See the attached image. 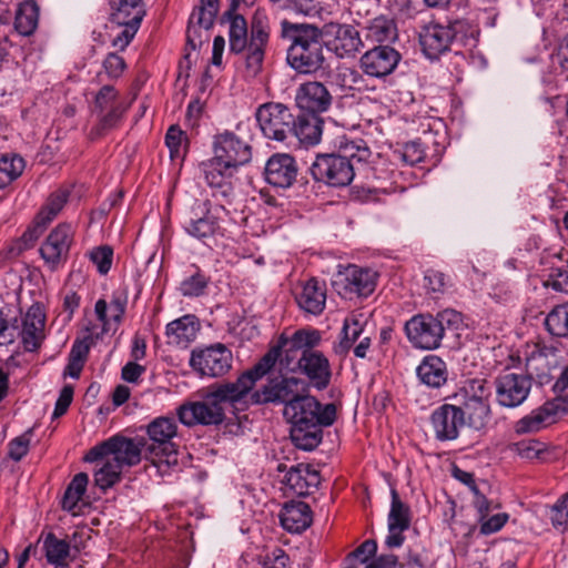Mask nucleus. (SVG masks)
I'll return each instance as SVG.
<instances>
[{"label":"nucleus","instance_id":"nucleus-32","mask_svg":"<svg viewBox=\"0 0 568 568\" xmlns=\"http://www.w3.org/2000/svg\"><path fill=\"white\" fill-rule=\"evenodd\" d=\"M219 12V0H200V6L196 7L189 20V27L186 31L187 44L195 49L201 43L200 30H209L215 20Z\"/></svg>","mask_w":568,"mask_h":568},{"label":"nucleus","instance_id":"nucleus-56","mask_svg":"<svg viewBox=\"0 0 568 568\" xmlns=\"http://www.w3.org/2000/svg\"><path fill=\"white\" fill-rule=\"evenodd\" d=\"M449 284V277L438 270H427L424 275V287L428 293H444Z\"/></svg>","mask_w":568,"mask_h":568},{"label":"nucleus","instance_id":"nucleus-22","mask_svg":"<svg viewBox=\"0 0 568 568\" xmlns=\"http://www.w3.org/2000/svg\"><path fill=\"white\" fill-rule=\"evenodd\" d=\"M296 373L304 375L317 390L326 389L333 375L329 359L315 348H308L301 354Z\"/></svg>","mask_w":568,"mask_h":568},{"label":"nucleus","instance_id":"nucleus-40","mask_svg":"<svg viewBox=\"0 0 568 568\" xmlns=\"http://www.w3.org/2000/svg\"><path fill=\"white\" fill-rule=\"evenodd\" d=\"M509 449L519 457L541 463L554 458V449L548 444L538 439H523L509 445Z\"/></svg>","mask_w":568,"mask_h":568},{"label":"nucleus","instance_id":"nucleus-47","mask_svg":"<svg viewBox=\"0 0 568 568\" xmlns=\"http://www.w3.org/2000/svg\"><path fill=\"white\" fill-rule=\"evenodd\" d=\"M390 495L392 504L388 514V528L408 529L410 525L409 507L400 500L396 489H392Z\"/></svg>","mask_w":568,"mask_h":568},{"label":"nucleus","instance_id":"nucleus-63","mask_svg":"<svg viewBox=\"0 0 568 568\" xmlns=\"http://www.w3.org/2000/svg\"><path fill=\"white\" fill-rule=\"evenodd\" d=\"M546 287H551L556 292L568 291V272L562 268L554 270L544 282Z\"/></svg>","mask_w":568,"mask_h":568},{"label":"nucleus","instance_id":"nucleus-38","mask_svg":"<svg viewBox=\"0 0 568 568\" xmlns=\"http://www.w3.org/2000/svg\"><path fill=\"white\" fill-rule=\"evenodd\" d=\"M323 120L317 114L306 113L294 116L292 136L297 138L301 144L312 146L321 141Z\"/></svg>","mask_w":568,"mask_h":568},{"label":"nucleus","instance_id":"nucleus-23","mask_svg":"<svg viewBox=\"0 0 568 568\" xmlns=\"http://www.w3.org/2000/svg\"><path fill=\"white\" fill-rule=\"evenodd\" d=\"M201 170L207 185L213 190L214 196H222L229 200L233 195L234 186L233 179L235 178L239 169L214 156L201 163Z\"/></svg>","mask_w":568,"mask_h":568},{"label":"nucleus","instance_id":"nucleus-29","mask_svg":"<svg viewBox=\"0 0 568 568\" xmlns=\"http://www.w3.org/2000/svg\"><path fill=\"white\" fill-rule=\"evenodd\" d=\"M326 283L316 277L301 282L294 292L298 307L312 315H320L326 305Z\"/></svg>","mask_w":568,"mask_h":568},{"label":"nucleus","instance_id":"nucleus-42","mask_svg":"<svg viewBox=\"0 0 568 568\" xmlns=\"http://www.w3.org/2000/svg\"><path fill=\"white\" fill-rule=\"evenodd\" d=\"M39 22V7L34 0H27L19 4L16 17L14 28L24 37L31 36Z\"/></svg>","mask_w":568,"mask_h":568},{"label":"nucleus","instance_id":"nucleus-11","mask_svg":"<svg viewBox=\"0 0 568 568\" xmlns=\"http://www.w3.org/2000/svg\"><path fill=\"white\" fill-rule=\"evenodd\" d=\"M378 273L369 267L349 264L338 271L333 286L339 296L346 300L367 297L376 288Z\"/></svg>","mask_w":568,"mask_h":568},{"label":"nucleus","instance_id":"nucleus-12","mask_svg":"<svg viewBox=\"0 0 568 568\" xmlns=\"http://www.w3.org/2000/svg\"><path fill=\"white\" fill-rule=\"evenodd\" d=\"M255 118L262 134L277 142H285L292 136L294 114L283 103L267 102L255 111Z\"/></svg>","mask_w":568,"mask_h":568},{"label":"nucleus","instance_id":"nucleus-55","mask_svg":"<svg viewBox=\"0 0 568 568\" xmlns=\"http://www.w3.org/2000/svg\"><path fill=\"white\" fill-rule=\"evenodd\" d=\"M123 101L119 99V92L113 85H103L94 97V110L105 111L106 109L120 104Z\"/></svg>","mask_w":568,"mask_h":568},{"label":"nucleus","instance_id":"nucleus-4","mask_svg":"<svg viewBox=\"0 0 568 568\" xmlns=\"http://www.w3.org/2000/svg\"><path fill=\"white\" fill-rule=\"evenodd\" d=\"M281 37L290 42L287 64L298 74H316L324 69L323 32L314 24L292 23L283 20Z\"/></svg>","mask_w":568,"mask_h":568},{"label":"nucleus","instance_id":"nucleus-21","mask_svg":"<svg viewBox=\"0 0 568 568\" xmlns=\"http://www.w3.org/2000/svg\"><path fill=\"white\" fill-rule=\"evenodd\" d=\"M400 59V53L393 47L376 45L361 57L359 68L366 75L383 79L395 71Z\"/></svg>","mask_w":568,"mask_h":568},{"label":"nucleus","instance_id":"nucleus-39","mask_svg":"<svg viewBox=\"0 0 568 568\" xmlns=\"http://www.w3.org/2000/svg\"><path fill=\"white\" fill-rule=\"evenodd\" d=\"M363 332L362 314L351 313L347 315L343 322L339 341L333 346L335 354L346 356L355 342L361 338Z\"/></svg>","mask_w":568,"mask_h":568},{"label":"nucleus","instance_id":"nucleus-5","mask_svg":"<svg viewBox=\"0 0 568 568\" xmlns=\"http://www.w3.org/2000/svg\"><path fill=\"white\" fill-rule=\"evenodd\" d=\"M322 334L315 328H301L291 336L281 334L276 344L256 363L243 374L252 379V386L262 379L280 361L281 365L290 372L296 373L297 362L302 353L308 348H315L321 344Z\"/></svg>","mask_w":568,"mask_h":568},{"label":"nucleus","instance_id":"nucleus-28","mask_svg":"<svg viewBox=\"0 0 568 568\" xmlns=\"http://www.w3.org/2000/svg\"><path fill=\"white\" fill-rule=\"evenodd\" d=\"M45 315L39 304H33L19 322L17 336L21 337L22 344L28 352H34L44 339Z\"/></svg>","mask_w":568,"mask_h":568},{"label":"nucleus","instance_id":"nucleus-18","mask_svg":"<svg viewBox=\"0 0 568 568\" xmlns=\"http://www.w3.org/2000/svg\"><path fill=\"white\" fill-rule=\"evenodd\" d=\"M310 171L314 180L335 187L348 185L355 176L354 164L335 154L317 155Z\"/></svg>","mask_w":568,"mask_h":568},{"label":"nucleus","instance_id":"nucleus-24","mask_svg":"<svg viewBox=\"0 0 568 568\" xmlns=\"http://www.w3.org/2000/svg\"><path fill=\"white\" fill-rule=\"evenodd\" d=\"M325 33L329 37L327 47L338 58L354 57L364 45L359 31L353 24L331 22L325 26Z\"/></svg>","mask_w":568,"mask_h":568},{"label":"nucleus","instance_id":"nucleus-44","mask_svg":"<svg viewBox=\"0 0 568 568\" xmlns=\"http://www.w3.org/2000/svg\"><path fill=\"white\" fill-rule=\"evenodd\" d=\"M69 193L63 190L53 192L47 200L45 204L38 213L36 222L38 225L45 226L49 224L63 209L68 201Z\"/></svg>","mask_w":568,"mask_h":568},{"label":"nucleus","instance_id":"nucleus-36","mask_svg":"<svg viewBox=\"0 0 568 568\" xmlns=\"http://www.w3.org/2000/svg\"><path fill=\"white\" fill-rule=\"evenodd\" d=\"M366 41L373 43H392L398 38L397 23L394 18L381 14L368 20L363 28Z\"/></svg>","mask_w":568,"mask_h":568},{"label":"nucleus","instance_id":"nucleus-51","mask_svg":"<svg viewBox=\"0 0 568 568\" xmlns=\"http://www.w3.org/2000/svg\"><path fill=\"white\" fill-rule=\"evenodd\" d=\"M128 110V105L124 102L113 105L105 111H99V123L98 131L99 133H103L105 131L112 130L116 128L123 119L124 113Z\"/></svg>","mask_w":568,"mask_h":568},{"label":"nucleus","instance_id":"nucleus-6","mask_svg":"<svg viewBox=\"0 0 568 568\" xmlns=\"http://www.w3.org/2000/svg\"><path fill=\"white\" fill-rule=\"evenodd\" d=\"M463 324L462 314L444 310L436 315L418 314L405 324L408 341L417 348L436 349L447 332L457 331Z\"/></svg>","mask_w":568,"mask_h":568},{"label":"nucleus","instance_id":"nucleus-57","mask_svg":"<svg viewBox=\"0 0 568 568\" xmlns=\"http://www.w3.org/2000/svg\"><path fill=\"white\" fill-rule=\"evenodd\" d=\"M550 521L557 530L565 531L568 528V494L551 507Z\"/></svg>","mask_w":568,"mask_h":568},{"label":"nucleus","instance_id":"nucleus-41","mask_svg":"<svg viewBox=\"0 0 568 568\" xmlns=\"http://www.w3.org/2000/svg\"><path fill=\"white\" fill-rule=\"evenodd\" d=\"M371 150L367 143L362 139L351 140L346 136H341L337 141V156L347 160L354 165L363 164L371 158Z\"/></svg>","mask_w":568,"mask_h":568},{"label":"nucleus","instance_id":"nucleus-48","mask_svg":"<svg viewBox=\"0 0 568 568\" xmlns=\"http://www.w3.org/2000/svg\"><path fill=\"white\" fill-rule=\"evenodd\" d=\"M24 169V161L21 156L2 155L0 158V189H4L18 179Z\"/></svg>","mask_w":568,"mask_h":568},{"label":"nucleus","instance_id":"nucleus-61","mask_svg":"<svg viewBox=\"0 0 568 568\" xmlns=\"http://www.w3.org/2000/svg\"><path fill=\"white\" fill-rule=\"evenodd\" d=\"M508 514L499 513L489 517V515L485 519H478L479 521V532L481 535H491L499 531L508 521Z\"/></svg>","mask_w":568,"mask_h":568},{"label":"nucleus","instance_id":"nucleus-10","mask_svg":"<svg viewBox=\"0 0 568 568\" xmlns=\"http://www.w3.org/2000/svg\"><path fill=\"white\" fill-rule=\"evenodd\" d=\"M110 22L122 30L112 39V45L121 51L131 43L146 16L143 0H110Z\"/></svg>","mask_w":568,"mask_h":568},{"label":"nucleus","instance_id":"nucleus-45","mask_svg":"<svg viewBox=\"0 0 568 568\" xmlns=\"http://www.w3.org/2000/svg\"><path fill=\"white\" fill-rule=\"evenodd\" d=\"M547 331L556 337H568V302L555 306L546 316Z\"/></svg>","mask_w":568,"mask_h":568},{"label":"nucleus","instance_id":"nucleus-49","mask_svg":"<svg viewBox=\"0 0 568 568\" xmlns=\"http://www.w3.org/2000/svg\"><path fill=\"white\" fill-rule=\"evenodd\" d=\"M165 144L171 159H183L189 148L186 133L179 125H171L165 134Z\"/></svg>","mask_w":568,"mask_h":568},{"label":"nucleus","instance_id":"nucleus-60","mask_svg":"<svg viewBox=\"0 0 568 568\" xmlns=\"http://www.w3.org/2000/svg\"><path fill=\"white\" fill-rule=\"evenodd\" d=\"M31 433L27 432L21 436L13 438L8 445V455L11 459L19 462L29 452Z\"/></svg>","mask_w":568,"mask_h":568},{"label":"nucleus","instance_id":"nucleus-9","mask_svg":"<svg viewBox=\"0 0 568 568\" xmlns=\"http://www.w3.org/2000/svg\"><path fill=\"white\" fill-rule=\"evenodd\" d=\"M466 24L455 21L449 24H442L430 21L422 28L419 42L425 55L432 60L439 58L450 49L452 45L465 44L475 47L477 39L466 34Z\"/></svg>","mask_w":568,"mask_h":568},{"label":"nucleus","instance_id":"nucleus-33","mask_svg":"<svg viewBox=\"0 0 568 568\" xmlns=\"http://www.w3.org/2000/svg\"><path fill=\"white\" fill-rule=\"evenodd\" d=\"M283 483L292 494L307 496L317 489L321 483V475L308 465L298 464L290 468L284 476Z\"/></svg>","mask_w":568,"mask_h":568},{"label":"nucleus","instance_id":"nucleus-37","mask_svg":"<svg viewBox=\"0 0 568 568\" xmlns=\"http://www.w3.org/2000/svg\"><path fill=\"white\" fill-rule=\"evenodd\" d=\"M199 323L194 315H184L166 325L168 344L186 347L199 332Z\"/></svg>","mask_w":568,"mask_h":568},{"label":"nucleus","instance_id":"nucleus-3","mask_svg":"<svg viewBox=\"0 0 568 568\" xmlns=\"http://www.w3.org/2000/svg\"><path fill=\"white\" fill-rule=\"evenodd\" d=\"M525 373L505 369L494 379L495 399L503 408H517L529 397L534 377L542 379L548 367L547 354L538 344H526Z\"/></svg>","mask_w":568,"mask_h":568},{"label":"nucleus","instance_id":"nucleus-43","mask_svg":"<svg viewBox=\"0 0 568 568\" xmlns=\"http://www.w3.org/2000/svg\"><path fill=\"white\" fill-rule=\"evenodd\" d=\"M89 476L85 473H79L72 478L61 501L64 510L72 515H78L81 511L79 504L87 490Z\"/></svg>","mask_w":568,"mask_h":568},{"label":"nucleus","instance_id":"nucleus-62","mask_svg":"<svg viewBox=\"0 0 568 568\" xmlns=\"http://www.w3.org/2000/svg\"><path fill=\"white\" fill-rule=\"evenodd\" d=\"M19 329V320L14 317L11 322L0 311V345L12 343Z\"/></svg>","mask_w":568,"mask_h":568},{"label":"nucleus","instance_id":"nucleus-31","mask_svg":"<svg viewBox=\"0 0 568 568\" xmlns=\"http://www.w3.org/2000/svg\"><path fill=\"white\" fill-rule=\"evenodd\" d=\"M128 294L123 290H118L112 293L110 310L111 316H108V303L104 298H99L94 305V313L101 323L99 328L103 333H108L111 328L116 329L122 323L123 316L126 311Z\"/></svg>","mask_w":568,"mask_h":568},{"label":"nucleus","instance_id":"nucleus-1","mask_svg":"<svg viewBox=\"0 0 568 568\" xmlns=\"http://www.w3.org/2000/svg\"><path fill=\"white\" fill-rule=\"evenodd\" d=\"M252 389V379L242 373L234 382L209 386L202 400L183 403L176 408V416L187 427L220 425L227 409L234 413L247 408L246 398Z\"/></svg>","mask_w":568,"mask_h":568},{"label":"nucleus","instance_id":"nucleus-27","mask_svg":"<svg viewBox=\"0 0 568 568\" xmlns=\"http://www.w3.org/2000/svg\"><path fill=\"white\" fill-rule=\"evenodd\" d=\"M430 424L435 438L439 442L454 440L464 426L457 404L446 403L437 407L430 415Z\"/></svg>","mask_w":568,"mask_h":568},{"label":"nucleus","instance_id":"nucleus-7","mask_svg":"<svg viewBox=\"0 0 568 568\" xmlns=\"http://www.w3.org/2000/svg\"><path fill=\"white\" fill-rule=\"evenodd\" d=\"M487 384L484 378H473L447 397L457 404L463 425L476 430L484 429L491 416Z\"/></svg>","mask_w":568,"mask_h":568},{"label":"nucleus","instance_id":"nucleus-17","mask_svg":"<svg viewBox=\"0 0 568 568\" xmlns=\"http://www.w3.org/2000/svg\"><path fill=\"white\" fill-rule=\"evenodd\" d=\"M224 207H206L201 215L194 214L183 229L192 237L209 247L217 245L219 241L226 236V229L220 217V211Z\"/></svg>","mask_w":568,"mask_h":568},{"label":"nucleus","instance_id":"nucleus-53","mask_svg":"<svg viewBox=\"0 0 568 568\" xmlns=\"http://www.w3.org/2000/svg\"><path fill=\"white\" fill-rule=\"evenodd\" d=\"M377 551V544L373 539H367L362 542L355 550L349 552L346 557V564L358 568L359 565H365L375 556Z\"/></svg>","mask_w":568,"mask_h":568},{"label":"nucleus","instance_id":"nucleus-20","mask_svg":"<svg viewBox=\"0 0 568 568\" xmlns=\"http://www.w3.org/2000/svg\"><path fill=\"white\" fill-rule=\"evenodd\" d=\"M78 532H73L72 538L68 535L59 537L53 531L42 530L37 544L42 545L43 556L49 565L53 568H70V564L75 560L80 549L72 541L77 538Z\"/></svg>","mask_w":568,"mask_h":568},{"label":"nucleus","instance_id":"nucleus-25","mask_svg":"<svg viewBox=\"0 0 568 568\" xmlns=\"http://www.w3.org/2000/svg\"><path fill=\"white\" fill-rule=\"evenodd\" d=\"M295 102L302 111L318 115L329 110L333 95L323 82L306 81L296 89Z\"/></svg>","mask_w":568,"mask_h":568},{"label":"nucleus","instance_id":"nucleus-58","mask_svg":"<svg viewBox=\"0 0 568 568\" xmlns=\"http://www.w3.org/2000/svg\"><path fill=\"white\" fill-rule=\"evenodd\" d=\"M102 68L109 79L116 80L123 74L126 69V63L121 55L110 52L104 58Z\"/></svg>","mask_w":568,"mask_h":568},{"label":"nucleus","instance_id":"nucleus-30","mask_svg":"<svg viewBox=\"0 0 568 568\" xmlns=\"http://www.w3.org/2000/svg\"><path fill=\"white\" fill-rule=\"evenodd\" d=\"M298 172L295 159L286 153L272 155L265 165V180L275 187H290L296 180Z\"/></svg>","mask_w":568,"mask_h":568},{"label":"nucleus","instance_id":"nucleus-64","mask_svg":"<svg viewBox=\"0 0 568 568\" xmlns=\"http://www.w3.org/2000/svg\"><path fill=\"white\" fill-rule=\"evenodd\" d=\"M265 566L266 568H291L290 557L282 548L276 547L266 556Z\"/></svg>","mask_w":568,"mask_h":568},{"label":"nucleus","instance_id":"nucleus-19","mask_svg":"<svg viewBox=\"0 0 568 568\" xmlns=\"http://www.w3.org/2000/svg\"><path fill=\"white\" fill-rule=\"evenodd\" d=\"M567 413L568 399L561 396L555 397L518 419L514 425V432L517 435L537 433Z\"/></svg>","mask_w":568,"mask_h":568},{"label":"nucleus","instance_id":"nucleus-59","mask_svg":"<svg viewBox=\"0 0 568 568\" xmlns=\"http://www.w3.org/2000/svg\"><path fill=\"white\" fill-rule=\"evenodd\" d=\"M425 156V148L419 140L406 143L400 152L402 160L409 165L420 163Z\"/></svg>","mask_w":568,"mask_h":568},{"label":"nucleus","instance_id":"nucleus-35","mask_svg":"<svg viewBox=\"0 0 568 568\" xmlns=\"http://www.w3.org/2000/svg\"><path fill=\"white\" fill-rule=\"evenodd\" d=\"M416 374L420 383L435 389L443 387L448 379L447 364L437 355L425 356Z\"/></svg>","mask_w":568,"mask_h":568},{"label":"nucleus","instance_id":"nucleus-26","mask_svg":"<svg viewBox=\"0 0 568 568\" xmlns=\"http://www.w3.org/2000/svg\"><path fill=\"white\" fill-rule=\"evenodd\" d=\"M214 158L226 163L234 164L235 168L247 164L252 159L251 145L236 136L233 132H224L214 139Z\"/></svg>","mask_w":568,"mask_h":568},{"label":"nucleus","instance_id":"nucleus-34","mask_svg":"<svg viewBox=\"0 0 568 568\" xmlns=\"http://www.w3.org/2000/svg\"><path fill=\"white\" fill-rule=\"evenodd\" d=\"M280 521L286 531L300 534L312 525L313 513L304 501H288L280 513Z\"/></svg>","mask_w":568,"mask_h":568},{"label":"nucleus","instance_id":"nucleus-15","mask_svg":"<svg viewBox=\"0 0 568 568\" xmlns=\"http://www.w3.org/2000/svg\"><path fill=\"white\" fill-rule=\"evenodd\" d=\"M302 382L297 377L276 376L270 378L265 385L256 390H250L246 403L248 405H261L267 403L284 404L291 403L302 395L300 386Z\"/></svg>","mask_w":568,"mask_h":568},{"label":"nucleus","instance_id":"nucleus-13","mask_svg":"<svg viewBox=\"0 0 568 568\" xmlns=\"http://www.w3.org/2000/svg\"><path fill=\"white\" fill-rule=\"evenodd\" d=\"M142 440H135L122 435H114L108 440L94 446L88 453L85 460L98 462L110 458L112 462L123 466H134L141 460Z\"/></svg>","mask_w":568,"mask_h":568},{"label":"nucleus","instance_id":"nucleus-8","mask_svg":"<svg viewBox=\"0 0 568 568\" xmlns=\"http://www.w3.org/2000/svg\"><path fill=\"white\" fill-rule=\"evenodd\" d=\"M150 444L145 447L146 458L160 470L166 471L171 466L178 465V449L172 439L178 434V424L174 417L160 416L146 426Z\"/></svg>","mask_w":568,"mask_h":568},{"label":"nucleus","instance_id":"nucleus-2","mask_svg":"<svg viewBox=\"0 0 568 568\" xmlns=\"http://www.w3.org/2000/svg\"><path fill=\"white\" fill-rule=\"evenodd\" d=\"M283 415L292 424L294 446L313 450L323 440V428L335 423L337 412L332 403L323 405L312 395H302L284 406Z\"/></svg>","mask_w":568,"mask_h":568},{"label":"nucleus","instance_id":"nucleus-14","mask_svg":"<svg viewBox=\"0 0 568 568\" xmlns=\"http://www.w3.org/2000/svg\"><path fill=\"white\" fill-rule=\"evenodd\" d=\"M232 352L222 343L203 348H195L191 353L190 366L201 376L221 377L232 368Z\"/></svg>","mask_w":568,"mask_h":568},{"label":"nucleus","instance_id":"nucleus-50","mask_svg":"<svg viewBox=\"0 0 568 568\" xmlns=\"http://www.w3.org/2000/svg\"><path fill=\"white\" fill-rule=\"evenodd\" d=\"M103 465L94 473V481L103 490L120 481L122 468L110 458H103Z\"/></svg>","mask_w":568,"mask_h":568},{"label":"nucleus","instance_id":"nucleus-52","mask_svg":"<svg viewBox=\"0 0 568 568\" xmlns=\"http://www.w3.org/2000/svg\"><path fill=\"white\" fill-rule=\"evenodd\" d=\"M209 283L210 278L199 271L181 283L180 291L183 296L197 297L205 293Z\"/></svg>","mask_w":568,"mask_h":568},{"label":"nucleus","instance_id":"nucleus-54","mask_svg":"<svg viewBox=\"0 0 568 568\" xmlns=\"http://www.w3.org/2000/svg\"><path fill=\"white\" fill-rule=\"evenodd\" d=\"M91 262L97 266L100 274H106L112 265L113 250L109 245H102L93 248L90 254Z\"/></svg>","mask_w":568,"mask_h":568},{"label":"nucleus","instance_id":"nucleus-16","mask_svg":"<svg viewBox=\"0 0 568 568\" xmlns=\"http://www.w3.org/2000/svg\"><path fill=\"white\" fill-rule=\"evenodd\" d=\"M74 232L72 224L60 223L41 244L39 252L50 271H57L67 263L74 240Z\"/></svg>","mask_w":568,"mask_h":568},{"label":"nucleus","instance_id":"nucleus-46","mask_svg":"<svg viewBox=\"0 0 568 568\" xmlns=\"http://www.w3.org/2000/svg\"><path fill=\"white\" fill-rule=\"evenodd\" d=\"M104 335L99 325L92 324L85 328L82 339H77L70 351L69 357L84 363L90 347Z\"/></svg>","mask_w":568,"mask_h":568}]
</instances>
